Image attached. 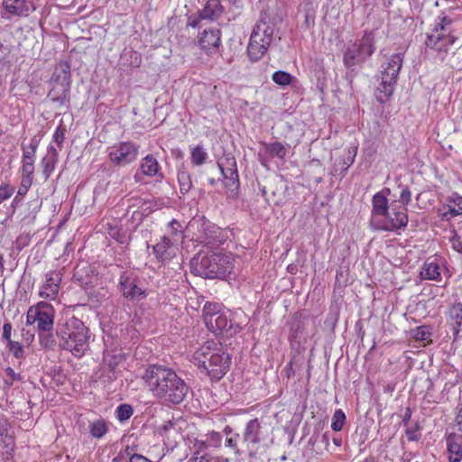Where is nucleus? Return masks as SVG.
<instances>
[{
  "instance_id": "1",
  "label": "nucleus",
  "mask_w": 462,
  "mask_h": 462,
  "mask_svg": "<svg viewBox=\"0 0 462 462\" xmlns=\"http://www.w3.org/2000/svg\"><path fill=\"white\" fill-rule=\"evenodd\" d=\"M142 378L152 394L165 402L179 404L189 392L184 380L174 370L163 365H150Z\"/></svg>"
},
{
  "instance_id": "2",
  "label": "nucleus",
  "mask_w": 462,
  "mask_h": 462,
  "mask_svg": "<svg viewBox=\"0 0 462 462\" xmlns=\"http://www.w3.org/2000/svg\"><path fill=\"white\" fill-rule=\"evenodd\" d=\"M60 346L76 357H81L89 347V329L75 316L60 319L56 328Z\"/></svg>"
},
{
  "instance_id": "3",
  "label": "nucleus",
  "mask_w": 462,
  "mask_h": 462,
  "mask_svg": "<svg viewBox=\"0 0 462 462\" xmlns=\"http://www.w3.org/2000/svg\"><path fill=\"white\" fill-rule=\"evenodd\" d=\"M192 272L204 278H225L234 268V261L230 255L211 252L198 254L191 260Z\"/></svg>"
},
{
  "instance_id": "4",
  "label": "nucleus",
  "mask_w": 462,
  "mask_h": 462,
  "mask_svg": "<svg viewBox=\"0 0 462 462\" xmlns=\"http://www.w3.org/2000/svg\"><path fill=\"white\" fill-rule=\"evenodd\" d=\"M456 41L452 20L448 16H438L434 27L426 33L425 44L442 61Z\"/></svg>"
},
{
  "instance_id": "5",
  "label": "nucleus",
  "mask_w": 462,
  "mask_h": 462,
  "mask_svg": "<svg viewBox=\"0 0 462 462\" xmlns=\"http://www.w3.org/2000/svg\"><path fill=\"white\" fill-rule=\"evenodd\" d=\"M183 239L184 235L180 223L172 219L168 223L165 234L152 245V253L156 260L162 264L170 263L179 253Z\"/></svg>"
},
{
  "instance_id": "6",
  "label": "nucleus",
  "mask_w": 462,
  "mask_h": 462,
  "mask_svg": "<svg viewBox=\"0 0 462 462\" xmlns=\"http://www.w3.org/2000/svg\"><path fill=\"white\" fill-rule=\"evenodd\" d=\"M51 88L47 98L58 108H69L70 106V66L68 62H60L51 78Z\"/></svg>"
},
{
  "instance_id": "7",
  "label": "nucleus",
  "mask_w": 462,
  "mask_h": 462,
  "mask_svg": "<svg viewBox=\"0 0 462 462\" xmlns=\"http://www.w3.org/2000/svg\"><path fill=\"white\" fill-rule=\"evenodd\" d=\"M274 24L261 18L254 25L247 46L251 61L260 60L267 52L274 35Z\"/></svg>"
},
{
  "instance_id": "8",
  "label": "nucleus",
  "mask_w": 462,
  "mask_h": 462,
  "mask_svg": "<svg viewBox=\"0 0 462 462\" xmlns=\"http://www.w3.org/2000/svg\"><path fill=\"white\" fill-rule=\"evenodd\" d=\"M374 33L365 31L361 39L349 44L343 55V63L347 68L361 64L375 51Z\"/></svg>"
},
{
  "instance_id": "9",
  "label": "nucleus",
  "mask_w": 462,
  "mask_h": 462,
  "mask_svg": "<svg viewBox=\"0 0 462 462\" xmlns=\"http://www.w3.org/2000/svg\"><path fill=\"white\" fill-rule=\"evenodd\" d=\"M402 62L403 54L399 52L387 57L381 64V83L378 89L386 98L390 97L393 92Z\"/></svg>"
},
{
  "instance_id": "10",
  "label": "nucleus",
  "mask_w": 462,
  "mask_h": 462,
  "mask_svg": "<svg viewBox=\"0 0 462 462\" xmlns=\"http://www.w3.org/2000/svg\"><path fill=\"white\" fill-rule=\"evenodd\" d=\"M407 208L397 200H393L383 220H371V225L377 231H398L408 224Z\"/></svg>"
},
{
  "instance_id": "11",
  "label": "nucleus",
  "mask_w": 462,
  "mask_h": 462,
  "mask_svg": "<svg viewBox=\"0 0 462 462\" xmlns=\"http://www.w3.org/2000/svg\"><path fill=\"white\" fill-rule=\"evenodd\" d=\"M118 289L123 297L129 301H140L148 295L142 279L134 271H125L120 274Z\"/></svg>"
},
{
  "instance_id": "12",
  "label": "nucleus",
  "mask_w": 462,
  "mask_h": 462,
  "mask_svg": "<svg viewBox=\"0 0 462 462\" xmlns=\"http://www.w3.org/2000/svg\"><path fill=\"white\" fill-rule=\"evenodd\" d=\"M267 439L266 427L257 419L250 420L243 431V444L245 446L248 456L255 457L262 443Z\"/></svg>"
},
{
  "instance_id": "13",
  "label": "nucleus",
  "mask_w": 462,
  "mask_h": 462,
  "mask_svg": "<svg viewBox=\"0 0 462 462\" xmlns=\"http://www.w3.org/2000/svg\"><path fill=\"white\" fill-rule=\"evenodd\" d=\"M140 145L132 142H119L107 150L109 162L118 167H125L136 161L139 155Z\"/></svg>"
},
{
  "instance_id": "14",
  "label": "nucleus",
  "mask_w": 462,
  "mask_h": 462,
  "mask_svg": "<svg viewBox=\"0 0 462 462\" xmlns=\"http://www.w3.org/2000/svg\"><path fill=\"white\" fill-rule=\"evenodd\" d=\"M217 167L222 174L227 193L231 196L236 195L240 188V182L236 158L231 155H225L217 161Z\"/></svg>"
},
{
  "instance_id": "15",
  "label": "nucleus",
  "mask_w": 462,
  "mask_h": 462,
  "mask_svg": "<svg viewBox=\"0 0 462 462\" xmlns=\"http://www.w3.org/2000/svg\"><path fill=\"white\" fill-rule=\"evenodd\" d=\"M198 240L208 246L214 247L226 240L222 230L208 220L201 218L196 222Z\"/></svg>"
},
{
  "instance_id": "16",
  "label": "nucleus",
  "mask_w": 462,
  "mask_h": 462,
  "mask_svg": "<svg viewBox=\"0 0 462 462\" xmlns=\"http://www.w3.org/2000/svg\"><path fill=\"white\" fill-rule=\"evenodd\" d=\"M216 354L210 355L209 364L203 371L211 378V380H220L228 371L230 366V356L226 353L220 345L216 349Z\"/></svg>"
},
{
  "instance_id": "17",
  "label": "nucleus",
  "mask_w": 462,
  "mask_h": 462,
  "mask_svg": "<svg viewBox=\"0 0 462 462\" xmlns=\"http://www.w3.org/2000/svg\"><path fill=\"white\" fill-rule=\"evenodd\" d=\"M229 318L228 311L225 310L214 318H206L204 322L208 330L216 335L226 333L232 336L237 332V326L235 327Z\"/></svg>"
},
{
  "instance_id": "18",
  "label": "nucleus",
  "mask_w": 462,
  "mask_h": 462,
  "mask_svg": "<svg viewBox=\"0 0 462 462\" xmlns=\"http://www.w3.org/2000/svg\"><path fill=\"white\" fill-rule=\"evenodd\" d=\"M1 5L2 17L5 19L27 17L35 9L27 0H2Z\"/></svg>"
},
{
  "instance_id": "19",
  "label": "nucleus",
  "mask_w": 462,
  "mask_h": 462,
  "mask_svg": "<svg viewBox=\"0 0 462 462\" xmlns=\"http://www.w3.org/2000/svg\"><path fill=\"white\" fill-rule=\"evenodd\" d=\"M124 360V355L117 351L106 350L104 352L103 363L100 366L99 378L110 382L116 378L117 365Z\"/></svg>"
},
{
  "instance_id": "20",
  "label": "nucleus",
  "mask_w": 462,
  "mask_h": 462,
  "mask_svg": "<svg viewBox=\"0 0 462 462\" xmlns=\"http://www.w3.org/2000/svg\"><path fill=\"white\" fill-rule=\"evenodd\" d=\"M447 321L454 340L462 338V302L456 300L449 305Z\"/></svg>"
},
{
  "instance_id": "21",
  "label": "nucleus",
  "mask_w": 462,
  "mask_h": 462,
  "mask_svg": "<svg viewBox=\"0 0 462 462\" xmlns=\"http://www.w3.org/2000/svg\"><path fill=\"white\" fill-rule=\"evenodd\" d=\"M61 273L60 271H50L45 274V282L40 290L42 298L55 300L60 291Z\"/></svg>"
},
{
  "instance_id": "22",
  "label": "nucleus",
  "mask_w": 462,
  "mask_h": 462,
  "mask_svg": "<svg viewBox=\"0 0 462 462\" xmlns=\"http://www.w3.org/2000/svg\"><path fill=\"white\" fill-rule=\"evenodd\" d=\"M54 310L47 303H38L37 329L38 332H51L53 328Z\"/></svg>"
},
{
  "instance_id": "23",
  "label": "nucleus",
  "mask_w": 462,
  "mask_h": 462,
  "mask_svg": "<svg viewBox=\"0 0 462 462\" xmlns=\"http://www.w3.org/2000/svg\"><path fill=\"white\" fill-rule=\"evenodd\" d=\"M138 171L143 176L156 178L158 181H162L164 179L161 166L152 154H148L141 160Z\"/></svg>"
},
{
  "instance_id": "24",
  "label": "nucleus",
  "mask_w": 462,
  "mask_h": 462,
  "mask_svg": "<svg viewBox=\"0 0 462 462\" xmlns=\"http://www.w3.org/2000/svg\"><path fill=\"white\" fill-rule=\"evenodd\" d=\"M220 344L215 340H208L201 346H199L194 353L193 358L195 364L201 369L209 364L210 355L216 354Z\"/></svg>"
},
{
  "instance_id": "25",
  "label": "nucleus",
  "mask_w": 462,
  "mask_h": 462,
  "mask_svg": "<svg viewBox=\"0 0 462 462\" xmlns=\"http://www.w3.org/2000/svg\"><path fill=\"white\" fill-rule=\"evenodd\" d=\"M221 42V32L216 28L206 29L199 38L200 48L206 51H216Z\"/></svg>"
},
{
  "instance_id": "26",
  "label": "nucleus",
  "mask_w": 462,
  "mask_h": 462,
  "mask_svg": "<svg viewBox=\"0 0 462 462\" xmlns=\"http://www.w3.org/2000/svg\"><path fill=\"white\" fill-rule=\"evenodd\" d=\"M208 444L203 440L196 439L193 443V452L190 460L194 462H228V459L215 457L207 452Z\"/></svg>"
},
{
  "instance_id": "27",
  "label": "nucleus",
  "mask_w": 462,
  "mask_h": 462,
  "mask_svg": "<svg viewBox=\"0 0 462 462\" xmlns=\"http://www.w3.org/2000/svg\"><path fill=\"white\" fill-rule=\"evenodd\" d=\"M390 193L389 189H383L373 196L372 199V215L371 220H377L378 217H384L389 210L390 205L386 195Z\"/></svg>"
},
{
  "instance_id": "28",
  "label": "nucleus",
  "mask_w": 462,
  "mask_h": 462,
  "mask_svg": "<svg viewBox=\"0 0 462 462\" xmlns=\"http://www.w3.org/2000/svg\"><path fill=\"white\" fill-rule=\"evenodd\" d=\"M442 264L437 258H428L422 266L420 276L422 280L439 282L441 280Z\"/></svg>"
},
{
  "instance_id": "29",
  "label": "nucleus",
  "mask_w": 462,
  "mask_h": 462,
  "mask_svg": "<svg viewBox=\"0 0 462 462\" xmlns=\"http://www.w3.org/2000/svg\"><path fill=\"white\" fill-rule=\"evenodd\" d=\"M447 447L450 462L462 460V436L451 433L447 438Z\"/></svg>"
},
{
  "instance_id": "30",
  "label": "nucleus",
  "mask_w": 462,
  "mask_h": 462,
  "mask_svg": "<svg viewBox=\"0 0 462 462\" xmlns=\"http://www.w3.org/2000/svg\"><path fill=\"white\" fill-rule=\"evenodd\" d=\"M448 211L443 213V217L450 218L462 214V196L453 193L447 199Z\"/></svg>"
},
{
  "instance_id": "31",
  "label": "nucleus",
  "mask_w": 462,
  "mask_h": 462,
  "mask_svg": "<svg viewBox=\"0 0 462 462\" xmlns=\"http://www.w3.org/2000/svg\"><path fill=\"white\" fill-rule=\"evenodd\" d=\"M200 12V18L215 20L220 16L223 7L219 0H208L207 4Z\"/></svg>"
},
{
  "instance_id": "32",
  "label": "nucleus",
  "mask_w": 462,
  "mask_h": 462,
  "mask_svg": "<svg viewBox=\"0 0 462 462\" xmlns=\"http://www.w3.org/2000/svg\"><path fill=\"white\" fill-rule=\"evenodd\" d=\"M208 159V153L202 145L199 144L190 148V162L193 166H202Z\"/></svg>"
},
{
  "instance_id": "33",
  "label": "nucleus",
  "mask_w": 462,
  "mask_h": 462,
  "mask_svg": "<svg viewBox=\"0 0 462 462\" xmlns=\"http://www.w3.org/2000/svg\"><path fill=\"white\" fill-rule=\"evenodd\" d=\"M127 204L126 215H128L131 211L133 212V217L137 216L139 218L142 217L143 213L139 211L140 208L144 205V201L143 199L139 197H132L127 199H123V205Z\"/></svg>"
},
{
  "instance_id": "34",
  "label": "nucleus",
  "mask_w": 462,
  "mask_h": 462,
  "mask_svg": "<svg viewBox=\"0 0 462 462\" xmlns=\"http://www.w3.org/2000/svg\"><path fill=\"white\" fill-rule=\"evenodd\" d=\"M307 337L306 326L304 322H295L290 331L289 339L291 342L300 343L302 339Z\"/></svg>"
},
{
  "instance_id": "35",
  "label": "nucleus",
  "mask_w": 462,
  "mask_h": 462,
  "mask_svg": "<svg viewBox=\"0 0 462 462\" xmlns=\"http://www.w3.org/2000/svg\"><path fill=\"white\" fill-rule=\"evenodd\" d=\"M178 182L180 191L183 195L187 194L192 188L190 175L185 169H181L178 171Z\"/></svg>"
},
{
  "instance_id": "36",
  "label": "nucleus",
  "mask_w": 462,
  "mask_h": 462,
  "mask_svg": "<svg viewBox=\"0 0 462 462\" xmlns=\"http://www.w3.org/2000/svg\"><path fill=\"white\" fill-rule=\"evenodd\" d=\"M225 311L223 305L218 302H209L207 301L202 310L203 319L206 320V318H214L217 315Z\"/></svg>"
},
{
  "instance_id": "37",
  "label": "nucleus",
  "mask_w": 462,
  "mask_h": 462,
  "mask_svg": "<svg viewBox=\"0 0 462 462\" xmlns=\"http://www.w3.org/2000/svg\"><path fill=\"white\" fill-rule=\"evenodd\" d=\"M108 427L104 420H97L89 424V432L92 437L100 439L106 434Z\"/></svg>"
},
{
  "instance_id": "38",
  "label": "nucleus",
  "mask_w": 462,
  "mask_h": 462,
  "mask_svg": "<svg viewBox=\"0 0 462 462\" xmlns=\"http://www.w3.org/2000/svg\"><path fill=\"white\" fill-rule=\"evenodd\" d=\"M39 141L34 137L28 146H23V162H34Z\"/></svg>"
},
{
  "instance_id": "39",
  "label": "nucleus",
  "mask_w": 462,
  "mask_h": 462,
  "mask_svg": "<svg viewBox=\"0 0 462 462\" xmlns=\"http://www.w3.org/2000/svg\"><path fill=\"white\" fill-rule=\"evenodd\" d=\"M272 79L277 85L285 87L292 83L295 78L286 71L277 70L273 74Z\"/></svg>"
},
{
  "instance_id": "40",
  "label": "nucleus",
  "mask_w": 462,
  "mask_h": 462,
  "mask_svg": "<svg viewBox=\"0 0 462 462\" xmlns=\"http://www.w3.org/2000/svg\"><path fill=\"white\" fill-rule=\"evenodd\" d=\"M346 421V415L341 409L335 411L331 419V429L334 431H340Z\"/></svg>"
},
{
  "instance_id": "41",
  "label": "nucleus",
  "mask_w": 462,
  "mask_h": 462,
  "mask_svg": "<svg viewBox=\"0 0 462 462\" xmlns=\"http://www.w3.org/2000/svg\"><path fill=\"white\" fill-rule=\"evenodd\" d=\"M134 409L130 404L123 403L117 406L116 410V419L119 421H125L131 418Z\"/></svg>"
},
{
  "instance_id": "42",
  "label": "nucleus",
  "mask_w": 462,
  "mask_h": 462,
  "mask_svg": "<svg viewBox=\"0 0 462 462\" xmlns=\"http://www.w3.org/2000/svg\"><path fill=\"white\" fill-rule=\"evenodd\" d=\"M266 150L271 155L276 156L280 159L284 158L286 155V148L280 142L268 143L266 145Z\"/></svg>"
},
{
  "instance_id": "43",
  "label": "nucleus",
  "mask_w": 462,
  "mask_h": 462,
  "mask_svg": "<svg viewBox=\"0 0 462 462\" xmlns=\"http://www.w3.org/2000/svg\"><path fill=\"white\" fill-rule=\"evenodd\" d=\"M40 344L44 348L52 349L56 346V339L51 332H38Z\"/></svg>"
},
{
  "instance_id": "44",
  "label": "nucleus",
  "mask_w": 462,
  "mask_h": 462,
  "mask_svg": "<svg viewBox=\"0 0 462 462\" xmlns=\"http://www.w3.org/2000/svg\"><path fill=\"white\" fill-rule=\"evenodd\" d=\"M239 434H232V436L226 437L225 440V445L226 448H229L236 456H241L244 451L238 448V439Z\"/></svg>"
},
{
  "instance_id": "45",
  "label": "nucleus",
  "mask_w": 462,
  "mask_h": 462,
  "mask_svg": "<svg viewBox=\"0 0 462 462\" xmlns=\"http://www.w3.org/2000/svg\"><path fill=\"white\" fill-rule=\"evenodd\" d=\"M6 347L16 359H23L24 357V350L21 343L11 340L6 343Z\"/></svg>"
},
{
  "instance_id": "46",
  "label": "nucleus",
  "mask_w": 462,
  "mask_h": 462,
  "mask_svg": "<svg viewBox=\"0 0 462 462\" xmlns=\"http://www.w3.org/2000/svg\"><path fill=\"white\" fill-rule=\"evenodd\" d=\"M420 426L417 422L407 425L405 434L410 441H417L420 438Z\"/></svg>"
},
{
  "instance_id": "47",
  "label": "nucleus",
  "mask_w": 462,
  "mask_h": 462,
  "mask_svg": "<svg viewBox=\"0 0 462 462\" xmlns=\"http://www.w3.org/2000/svg\"><path fill=\"white\" fill-rule=\"evenodd\" d=\"M430 336V331L427 326L417 327L414 331V338L419 341L427 340Z\"/></svg>"
},
{
  "instance_id": "48",
  "label": "nucleus",
  "mask_w": 462,
  "mask_h": 462,
  "mask_svg": "<svg viewBox=\"0 0 462 462\" xmlns=\"http://www.w3.org/2000/svg\"><path fill=\"white\" fill-rule=\"evenodd\" d=\"M14 187L10 184H4L0 186V204L10 199L14 193Z\"/></svg>"
},
{
  "instance_id": "49",
  "label": "nucleus",
  "mask_w": 462,
  "mask_h": 462,
  "mask_svg": "<svg viewBox=\"0 0 462 462\" xmlns=\"http://www.w3.org/2000/svg\"><path fill=\"white\" fill-rule=\"evenodd\" d=\"M42 174H43L45 180H48L54 171L55 164L51 160L43 158L42 161Z\"/></svg>"
},
{
  "instance_id": "50",
  "label": "nucleus",
  "mask_w": 462,
  "mask_h": 462,
  "mask_svg": "<svg viewBox=\"0 0 462 462\" xmlns=\"http://www.w3.org/2000/svg\"><path fill=\"white\" fill-rule=\"evenodd\" d=\"M10 423L6 417L0 416V438H11L9 435Z\"/></svg>"
},
{
  "instance_id": "51",
  "label": "nucleus",
  "mask_w": 462,
  "mask_h": 462,
  "mask_svg": "<svg viewBox=\"0 0 462 462\" xmlns=\"http://www.w3.org/2000/svg\"><path fill=\"white\" fill-rule=\"evenodd\" d=\"M208 440L209 442L208 446L219 448L222 443V435L219 432L211 431L208 434Z\"/></svg>"
},
{
  "instance_id": "52",
  "label": "nucleus",
  "mask_w": 462,
  "mask_h": 462,
  "mask_svg": "<svg viewBox=\"0 0 462 462\" xmlns=\"http://www.w3.org/2000/svg\"><path fill=\"white\" fill-rule=\"evenodd\" d=\"M65 133H66V128L65 126L60 125L54 134H53V141L58 144V145H61L65 140Z\"/></svg>"
},
{
  "instance_id": "53",
  "label": "nucleus",
  "mask_w": 462,
  "mask_h": 462,
  "mask_svg": "<svg viewBox=\"0 0 462 462\" xmlns=\"http://www.w3.org/2000/svg\"><path fill=\"white\" fill-rule=\"evenodd\" d=\"M37 314L38 304L36 306L30 307L26 314V324L32 325L34 323H37Z\"/></svg>"
},
{
  "instance_id": "54",
  "label": "nucleus",
  "mask_w": 462,
  "mask_h": 462,
  "mask_svg": "<svg viewBox=\"0 0 462 462\" xmlns=\"http://www.w3.org/2000/svg\"><path fill=\"white\" fill-rule=\"evenodd\" d=\"M411 200V192L408 187H404L400 194V199L397 202H400L401 205H403L405 208Z\"/></svg>"
},
{
  "instance_id": "55",
  "label": "nucleus",
  "mask_w": 462,
  "mask_h": 462,
  "mask_svg": "<svg viewBox=\"0 0 462 462\" xmlns=\"http://www.w3.org/2000/svg\"><path fill=\"white\" fill-rule=\"evenodd\" d=\"M12 331H13V327H12L11 323H9V322L4 323V325H3L2 338L6 343H8V342H10L12 340V338H11Z\"/></svg>"
},
{
  "instance_id": "56",
  "label": "nucleus",
  "mask_w": 462,
  "mask_h": 462,
  "mask_svg": "<svg viewBox=\"0 0 462 462\" xmlns=\"http://www.w3.org/2000/svg\"><path fill=\"white\" fill-rule=\"evenodd\" d=\"M22 172L23 176L33 177L34 162H23Z\"/></svg>"
},
{
  "instance_id": "57",
  "label": "nucleus",
  "mask_w": 462,
  "mask_h": 462,
  "mask_svg": "<svg viewBox=\"0 0 462 462\" xmlns=\"http://www.w3.org/2000/svg\"><path fill=\"white\" fill-rule=\"evenodd\" d=\"M454 433L462 436V407L459 409L456 417V431Z\"/></svg>"
},
{
  "instance_id": "58",
  "label": "nucleus",
  "mask_w": 462,
  "mask_h": 462,
  "mask_svg": "<svg viewBox=\"0 0 462 462\" xmlns=\"http://www.w3.org/2000/svg\"><path fill=\"white\" fill-rule=\"evenodd\" d=\"M452 248L457 253H462V241L457 235H455L451 240Z\"/></svg>"
},
{
  "instance_id": "59",
  "label": "nucleus",
  "mask_w": 462,
  "mask_h": 462,
  "mask_svg": "<svg viewBox=\"0 0 462 462\" xmlns=\"http://www.w3.org/2000/svg\"><path fill=\"white\" fill-rule=\"evenodd\" d=\"M203 19L204 18H200V13L199 14V16L190 15L188 19V26L196 28L199 26L200 20H203Z\"/></svg>"
},
{
  "instance_id": "60",
  "label": "nucleus",
  "mask_w": 462,
  "mask_h": 462,
  "mask_svg": "<svg viewBox=\"0 0 462 462\" xmlns=\"http://www.w3.org/2000/svg\"><path fill=\"white\" fill-rule=\"evenodd\" d=\"M285 375L288 379L291 378L295 374V371L293 369V362L290 361L285 368H284Z\"/></svg>"
},
{
  "instance_id": "61",
  "label": "nucleus",
  "mask_w": 462,
  "mask_h": 462,
  "mask_svg": "<svg viewBox=\"0 0 462 462\" xmlns=\"http://www.w3.org/2000/svg\"><path fill=\"white\" fill-rule=\"evenodd\" d=\"M5 373H6V375L8 377H10V379H11L10 384H12L13 381H14V380H20V375L18 374H16L13 368L7 367L5 369Z\"/></svg>"
},
{
  "instance_id": "62",
  "label": "nucleus",
  "mask_w": 462,
  "mask_h": 462,
  "mask_svg": "<svg viewBox=\"0 0 462 462\" xmlns=\"http://www.w3.org/2000/svg\"><path fill=\"white\" fill-rule=\"evenodd\" d=\"M32 184V176H23L21 179V186L30 189Z\"/></svg>"
},
{
  "instance_id": "63",
  "label": "nucleus",
  "mask_w": 462,
  "mask_h": 462,
  "mask_svg": "<svg viewBox=\"0 0 462 462\" xmlns=\"http://www.w3.org/2000/svg\"><path fill=\"white\" fill-rule=\"evenodd\" d=\"M130 462H152V461L149 458H147L146 457L136 453L135 455L131 456Z\"/></svg>"
},
{
  "instance_id": "64",
  "label": "nucleus",
  "mask_w": 462,
  "mask_h": 462,
  "mask_svg": "<svg viewBox=\"0 0 462 462\" xmlns=\"http://www.w3.org/2000/svg\"><path fill=\"white\" fill-rule=\"evenodd\" d=\"M411 417V410L410 408H407L405 411V413L403 415L402 422L405 426L408 425V422L410 421Z\"/></svg>"
}]
</instances>
